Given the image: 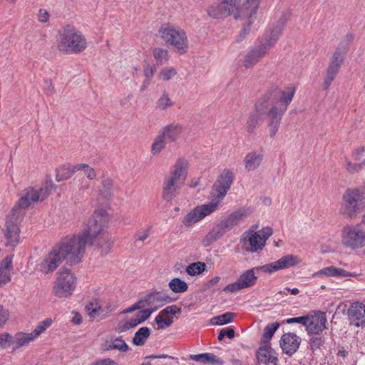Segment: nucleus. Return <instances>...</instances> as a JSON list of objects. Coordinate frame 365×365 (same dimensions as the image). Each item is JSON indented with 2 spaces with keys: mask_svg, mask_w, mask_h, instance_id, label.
I'll list each match as a JSON object with an SVG mask.
<instances>
[{
  "mask_svg": "<svg viewBox=\"0 0 365 365\" xmlns=\"http://www.w3.org/2000/svg\"><path fill=\"white\" fill-rule=\"evenodd\" d=\"M108 221L106 212L96 211L78 235L66 236L53 247L38 264L39 270L44 274L52 273L62 263L73 265L78 263L85 253L86 245H92L98 235L103 232Z\"/></svg>",
  "mask_w": 365,
  "mask_h": 365,
  "instance_id": "1",
  "label": "nucleus"
},
{
  "mask_svg": "<svg viewBox=\"0 0 365 365\" xmlns=\"http://www.w3.org/2000/svg\"><path fill=\"white\" fill-rule=\"evenodd\" d=\"M56 42L58 49L65 53H79L87 47V41L82 32L68 24L58 30Z\"/></svg>",
  "mask_w": 365,
  "mask_h": 365,
  "instance_id": "2",
  "label": "nucleus"
},
{
  "mask_svg": "<svg viewBox=\"0 0 365 365\" xmlns=\"http://www.w3.org/2000/svg\"><path fill=\"white\" fill-rule=\"evenodd\" d=\"M257 111L262 114V119H267V125L269 137L274 138L279 130L282 116L287 110L278 105L272 103L261 98L257 102Z\"/></svg>",
  "mask_w": 365,
  "mask_h": 365,
  "instance_id": "3",
  "label": "nucleus"
},
{
  "mask_svg": "<svg viewBox=\"0 0 365 365\" xmlns=\"http://www.w3.org/2000/svg\"><path fill=\"white\" fill-rule=\"evenodd\" d=\"M365 207L364 192L357 188H348L343 194L339 212L346 218H355Z\"/></svg>",
  "mask_w": 365,
  "mask_h": 365,
  "instance_id": "4",
  "label": "nucleus"
},
{
  "mask_svg": "<svg viewBox=\"0 0 365 365\" xmlns=\"http://www.w3.org/2000/svg\"><path fill=\"white\" fill-rule=\"evenodd\" d=\"M246 216L247 212L243 210L235 211L229 215L225 219L218 223L216 227L212 229L205 237L202 240L204 246L208 247L212 245L232 227L237 225Z\"/></svg>",
  "mask_w": 365,
  "mask_h": 365,
  "instance_id": "5",
  "label": "nucleus"
},
{
  "mask_svg": "<svg viewBox=\"0 0 365 365\" xmlns=\"http://www.w3.org/2000/svg\"><path fill=\"white\" fill-rule=\"evenodd\" d=\"M159 32L165 42L173 46L180 54L187 52V38L185 32L181 28L168 24L162 26Z\"/></svg>",
  "mask_w": 365,
  "mask_h": 365,
  "instance_id": "6",
  "label": "nucleus"
},
{
  "mask_svg": "<svg viewBox=\"0 0 365 365\" xmlns=\"http://www.w3.org/2000/svg\"><path fill=\"white\" fill-rule=\"evenodd\" d=\"M56 281L53 288L55 296L62 298L71 295L76 288V277L70 269L61 268L57 272Z\"/></svg>",
  "mask_w": 365,
  "mask_h": 365,
  "instance_id": "7",
  "label": "nucleus"
},
{
  "mask_svg": "<svg viewBox=\"0 0 365 365\" xmlns=\"http://www.w3.org/2000/svg\"><path fill=\"white\" fill-rule=\"evenodd\" d=\"M342 245L352 250L361 248L365 246V230L361 224L346 225L341 234Z\"/></svg>",
  "mask_w": 365,
  "mask_h": 365,
  "instance_id": "8",
  "label": "nucleus"
},
{
  "mask_svg": "<svg viewBox=\"0 0 365 365\" xmlns=\"http://www.w3.org/2000/svg\"><path fill=\"white\" fill-rule=\"evenodd\" d=\"M38 202V196L34 192V187H29L20 194V197L9 213L16 215L17 219L23 220L26 210L32 203Z\"/></svg>",
  "mask_w": 365,
  "mask_h": 365,
  "instance_id": "9",
  "label": "nucleus"
},
{
  "mask_svg": "<svg viewBox=\"0 0 365 365\" xmlns=\"http://www.w3.org/2000/svg\"><path fill=\"white\" fill-rule=\"evenodd\" d=\"M295 93V88L292 86H287L282 91L275 88L273 91H268L262 98L269 101L272 103L278 105L280 108H285L287 110L289 104L291 103Z\"/></svg>",
  "mask_w": 365,
  "mask_h": 365,
  "instance_id": "10",
  "label": "nucleus"
},
{
  "mask_svg": "<svg viewBox=\"0 0 365 365\" xmlns=\"http://www.w3.org/2000/svg\"><path fill=\"white\" fill-rule=\"evenodd\" d=\"M22 220H19L16 215L9 213L6 220V230L4 232L5 246L15 247L20 242L19 224Z\"/></svg>",
  "mask_w": 365,
  "mask_h": 365,
  "instance_id": "11",
  "label": "nucleus"
},
{
  "mask_svg": "<svg viewBox=\"0 0 365 365\" xmlns=\"http://www.w3.org/2000/svg\"><path fill=\"white\" fill-rule=\"evenodd\" d=\"M240 0H219L216 5L209 7L207 12L210 16L220 19L231 15L237 9Z\"/></svg>",
  "mask_w": 365,
  "mask_h": 365,
  "instance_id": "12",
  "label": "nucleus"
},
{
  "mask_svg": "<svg viewBox=\"0 0 365 365\" xmlns=\"http://www.w3.org/2000/svg\"><path fill=\"white\" fill-rule=\"evenodd\" d=\"M344 53L345 51L339 47L336 48L334 52L327 68V76L323 84V89H327L331 84L332 81L335 78L344 61Z\"/></svg>",
  "mask_w": 365,
  "mask_h": 365,
  "instance_id": "13",
  "label": "nucleus"
},
{
  "mask_svg": "<svg viewBox=\"0 0 365 365\" xmlns=\"http://www.w3.org/2000/svg\"><path fill=\"white\" fill-rule=\"evenodd\" d=\"M233 182V174L230 170H224L212 187V195L218 199L223 198Z\"/></svg>",
  "mask_w": 365,
  "mask_h": 365,
  "instance_id": "14",
  "label": "nucleus"
},
{
  "mask_svg": "<svg viewBox=\"0 0 365 365\" xmlns=\"http://www.w3.org/2000/svg\"><path fill=\"white\" fill-rule=\"evenodd\" d=\"M233 182V174L230 170H224L212 187V195L218 199L223 198Z\"/></svg>",
  "mask_w": 365,
  "mask_h": 365,
  "instance_id": "15",
  "label": "nucleus"
},
{
  "mask_svg": "<svg viewBox=\"0 0 365 365\" xmlns=\"http://www.w3.org/2000/svg\"><path fill=\"white\" fill-rule=\"evenodd\" d=\"M299 259L297 257L292 255H285L277 261L266 264L259 267H256V269H259L264 272L272 273L279 269H287L298 264Z\"/></svg>",
  "mask_w": 365,
  "mask_h": 365,
  "instance_id": "16",
  "label": "nucleus"
},
{
  "mask_svg": "<svg viewBox=\"0 0 365 365\" xmlns=\"http://www.w3.org/2000/svg\"><path fill=\"white\" fill-rule=\"evenodd\" d=\"M243 249L251 252H257L264 247V241L260 239V234L249 230L242 235Z\"/></svg>",
  "mask_w": 365,
  "mask_h": 365,
  "instance_id": "17",
  "label": "nucleus"
},
{
  "mask_svg": "<svg viewBox=\"0 0 365 365\" xmlns=\"http://www.w3.org/2000/svg\"><path fill=\"white\" fill-rule=\"evenodd\" d=\"M301 341V338L294 333L288 332L284 334L279 341L282 352L288 356H292L297 351Z\"/></svg>",
  "mask_w": 365,
  "mask_h": 365,
  "instance_id": "18",
  "label": "nucleus"
},
{
  "mask_svg": "<svg viewBox=\"0 0 365 365\" xmlns=\"http://www.w3.org/2000/svg\"><path fill=\"white\" fill-rule=\"evenodd\" d=\"M327 322L326 314L318 311L315 317L309 316L307 325L305 326L306 331L309 335H320L326 328Z\"/></svg>",
  "mask_w": 365,
  "mask_h": 365,
  "instance_id": "19",
  "label": "nucleus"
},
{
  "mask_svg": "<svg viewBox=\"0 0 365 365\" xmlns=\"http://www.w3.org/2000/svg\"><path fill=\"white\" fill-rule=\"evenodd\" d=\"M348 317L350 324L356 327L365 326V304L356 302L351 304L348 309Z\"/></svg>",
  "mask_w": 365,
  "mask_h": 365,
  "instance_id": "20",
  "label": "nucleus"
},
{
  "mask_svg": "<svg viewBox=\"0 0 365 365\" xmlns=\"http://www.w3.org/2000/svg\"><path fill=\"white\" fill-rule=\"evenodd\" d=\"M256 357L259 362L266 365H277L279 362L277 353L267 344H264L258 348Z\"/></svg>",
  "mask_w": 365,
  "mask_h": 365,
  "instance_id": "21",
  "label": "nucleus"
},
{
  "mask_svg": "<svg viewBox=\"0 0 365 365\" xmlns=\"http://www.w3.org/2000/svg\"><path fill=\"white\" fill-rule=\"evenodd\" d=\"M184 185L175 180L170 176H166L163 181V197L165 200L169 202L174 199L178 192L182 188Z\"/></svg>",
  "mask_w": 365,
  "mask_h": 365,
  "instance_id": "22",
  "label": "nucleus"
},
{
  "mask_svg": "<svg viewBox=\"0 0 365 365\" xmlns=\"http://www.w3.org/2000/svg\"><path fill=\"white\" fill-rule=\"evenodd\" d=\"M187 161L184 158H179L172 166L168 176L184 185L187 176Z\"/></svg>",
  "mask_w": 365,
  "mask_h": 365,
  "instance_id": "23",
  "label": "nucleus"
},
{
  "mask_svg": "<svg viewBox=\"0 0 365 365\" xmlns=\"http://www.w3.org/2000/svg\"><path fill=\"white\" fill-rule=\"evenodd\" d=\"M183 127L178 123H173L163 127L160 133L168 140V142H175L182 133Z\"/></svg>",
  "mask_w": 365,
  "mask_h": 365,
  "instance_id": "24",
  "label": "nucleus"
},
{
  "mask_svg": "<svg viewBox=\"0 0 365 365\" xmlns=\"http://www.w3.org/2000/svg\"><path fill=\"white\" fill-rule=\"evenodd\" d=\"M268 49L266 45H260L252 49L245 57L244 66L246 68L254 66L264 56Z\"/></svg>",
  "mask_w": 365,
  "mask_h": 365,
  "instance_id": "25",
  "label": "nucleus"
},
{
  "mask_svg": "<svg viewBox=\"0 0 365 365\" xmlns=\"http://www.w3.org/2000/svg\"><path fill=\"white\" fill-rule=\"evenodd\" d=\"M261 1L262 0H246L242 7L238 10L235 19H251L252 16L257 13Z\"/></svg>",
  "mask_w": 365,
  "mask_h": 365,
  "instance_id": "26",
  "label": "nucleus"
},
{
  "mask_svg": "<svg viewBox=\"0 0 365 365\" xmlns=\"http://www.w3.org/2000/svg\"><path fill=\"white\" fill-rule=\"evenodd\" d=\"M289 17V13H286L282 15V16L277 21L276 26L272 30L270 33V37L264 45L267 46L268 48L272 47L279 38V36L281 35L282 29L285 26L288 19Z\"/></svg>",
  "mask_w": 365,
  "mask_h": 365,
  "instance_id": "27",
  "label": "nucleus"
},
{
  "mask_svg": "<svg viewBox=\"0 0 365 365\" xmlns=\"http://www.w3.org/2000/svg\"><path fill=\"white\" fill-rule=\"evenodd\" d=\"M145 302L147 306L157 304L155 307L158 309L165 303L173 302V299L162 292L155 291L145 296Z\"/></svg>",
  "mask_w": 365,
  "mask_h": 365,
  "instance_id": "28",
  "label": "nucleus"
},
{
  "mask_svg": "<svg viewBox=\"0 0 365 365\" xmlns=\"http://www.w3.org/2000/svg\"><path fill=\"white\" fill-rule=\"evenodd\" d=\"M264 158L262 153L250 152L245 158V169L248 171L256 170L261 164Z\"/></svg>",
  "mask_w": 365,
  "mask_h": 365,
  "instance_id": "29",
  "label": "nucleus"
},
{
  "mask_svg": "<svg viewBox=\"0 0 365 365\" xmlns=\"http://www.w3.org/2000/svg\"><path fill=\"white\" fill-rule=\"evenodd\" d=\"M34 339V337L31 333L17 332L12 336L13 350L16 351L18 349L29 344Z\"/></svg>",
  "mask_w": 365,
  "mask_h": 365,
  "instance_id": "30",
  "label": "nucleus"
},
{
  "mask_svg": "<svg viewBox=\"0 0 365 365\" xmlns=\"http://www.w3.org/2000/svg\"><path fill=\"white\" fill-rule=\"evenodd\" d=\"M76 170L75 165L64 164L56 169V180L57 182L64 181L69 179Z\"/></svg>",
  "mask_w": 365,
  "mask_h": 365,
  "instance_id": "31",
  "label": "nucleus"
},
{
  "mask_svg": "<svg viewBox=\"0 0 365 365\" xmlns=\"http://www.w3.org/2000/svg\"><path fill=\"white\" fill-rule=\"evenodd\" d=\"M262 119V114L257 111V103L255 106V110L250 114L246 123V130L248 133H253L257 128L259 121Z\"/></svg>",
  "mask_w": 365,
  "mask_h": 365,
  "instance_id": "32",
  "label": "nucleus"
},
{
  "mask_svg": "<svg viewBox=\"0 0 365 365\" xmlns=\"http://www.w3.org/2000/svg\"><path fill=\"white\" fill-rule=\"evenodd\" d=\"M257 277L255 275L254 269H248L242 273L238 280L243 289L248 288L255 284Z\"/></svg>",
  "mask_w": 365,
  "mask_h": 365,
  "instance_id": "33",
  "label": "nucleus"
},
{
  "mask_svg": "<svg viewBox=\"0 0 365 365\" xmlns=\"http://www.w3.org/2000/svg\"><path fill=\"white\" fill-rule=\"evenodd\" d=\"M150 334V329L148 327H143L140 328L135 334L133 339V343L135 346H143L146 339Z\"/></svg>",
  "mask_w": 365,
  "mask_h": 365,
  "instance_id": "34",
  "label": "nucleus"
},
{
  "mask_svg": "<svg viewBox=\"0 0 365 365\" xmlns=\"http://www.w3.org/2000/svg\"><path fill=\"white\" fill-rule=\"evenodd\" d=\"M168 286L170 289L175 293H182L187 290L188 285L180 278H174L170 281Z\"/></svg>",
  "mask_w": 365,
  "mask_h": 365,
  "instance_id": "35",
  "label": "nucleus"
},
{
  "mask_svg": "<svg viewBox=\"0 0 365 365\" xmlns=\"http://www.w3.org/2000/svg\"><path fill=\"white\" fill-rule=\"evenodd\" d=\"M279 327V324L278 322L268 324L264 329V333L261 339L262 343L268 344Z\"/></svg>",
  "mask_w": 365,
  "mask_h": 365,
  "instance_id": "36",
  "label": "nucleus"
},
{
  "mask_svg": "<svg viewBox=\"0 0 365 365\" xmlns=\"http://www.w3.org/2000/svg\"><path fill=\"white\" fill-rule=\"evenodd\" d=\"M235 316V313L226 312L223 314L212 317L210 322L213 325H225L232 322Z\"/></svg>",
  "mask_w": 365,
  "mask_h": 365,
  "instance_id": "37",
  "label": "nucleus"
},
{
  "mask_svg": "<svg viewBox=\"0 0 365 365\" xmlns=\"http://www.w3.org/2000/svg\"><path fill=\"white\" fill-rule=\"evenodd\" d=\"M168 140L159 133L151 146V152L153 155L160 153L165 147Z\"/></svg>",
  "mask_w": 365,
  "mask_h": 365,
  "instance_id": "38",
  "label": "nucleus"
},
{
  "mask_svg": "<svg viewBox=\"0 0 365 365\" xmlns=\"http://www.w3.org/2000/svg\"><path fill=\"white\" fill-rule=\"evenodd\" d=\"M128 346L127 344L120 337L114 339L110 344L105 345L106 350L118 349L120 351L125 352L128 350Z\"/></svg>",
  "mask_w": 365,
  "mask_h": 365,
  "instance_id": "39",
  "label": "nucleus"
},
{
  "mask_svg": "<svg viewBox=\"0 0 365 365\" xmlns=\"http://www.w3.org/2000/svg\"><path fill=\"white\" fill-rule=\"evenodd\" d=\"M113 192V182L110 178H106L102 181V187L100 189L101 195L106 197H110Z\"/></svg>",
  "mask_w": 365,
  "mask_h": 365,
  "instance_id": "40",
  "label": "nucleus"
},
{
  "mask_svg": "<svg viewBox=\"0 0 365 365\" xmlns=\"http://www.w3.org/2000/svg\"><path fill=\"white\" fill-rule=\"evenodd\" d=\"M217 202H211L209 204L202 205L201 206L197 207V211L199 212L200 215L199 217H201L202 219L207 215L211 214L217 209Z\"/></svg>",
  "mask_w": 365,
  "mask_h": 365,
  "instance_id": "41",
  "label": "nucleus"
},
{
  "mask_svg": "<svg viewBox=\"0 0 365 365\" xmlns=\"http://www.w3.org/2000/svg\"><path fill=\"white\" fill-rule=\"evenodd\" d=\"M153 57L156 60L157 65H162L168 60L167 50L162 48H155L153 51Z\"/></svg>",
  "mask_w": 365,
  "mask_h": 365,
  "instance_id": "42",
  "label": "nucleus"
},
{
  "mask_svg": "<svg viewBox=\"0 0 365 365\" xmlns=\"http://www.w3.org/2000/svg\"><path fill=\"white\" fill-rule=\"evenodd\" d=\"M156 309H157V307H155V309H145L143 310H140V312H138L136 314L135 317L132 318L131 319L133 320V322L135 323V326H137L139 324H141L143 322H145L146 319H148L150 317L152 312L155 311Z\"/></svg>",
  "mask_w": 365,
  "mask_h": 365,
  "instance_id": "43",
  "label": "nucleus"
},
{
  "mask_svg": "<svg viewBox=\"0 0 365 365\" xmlns=\"http://www.w3.org/2000/svg\"><path fill=\"white\" fill-rule=\"evenodd\" d=\"M143 71L145 80L140 88L141 91H143L150 84L151 79L153 77L154 73L155 72V66H150L149 65H146L145 66H144Z\"/></svg>",
  "mask_w": 365,
  "mask_h": 365,
  "instance_id": "44",
  "label": "nucleus"
},
{
  "mask_svg": "<svg viewBox=\"0 0 365 365\" xmlns=\"http://www.w3.org/2000/svg\"><path fill=\"white\" fill-rule=\"evenodd\" d=\"M52 324V319L47 318L38 323L35 329L31 332L34 339L37 338L41 333L46 331Z\"/></svg>",
  "mask_w": 365,
  "mask_h": 365,
  "instance_id": "45",
  "label": "nucleus"
},
{
  "mask_svg": "<svg viewBox=\"0 0 365 365\" xmlns=\"http://www.w3.org/2000/svg\"><path fill=\"white\" fill-rule=\"evenodd\" d=\"M205 269V264L204 262H194L188 265L186 268V272L191 276H195L202 273Z\"/></svg>",
  "mask_w": 365,
  "mask_h": 365,
  "instance_id": "46",
  "label": "nucleus"
},
{
  "mask_svg": "<svg viewBox=\"0 0 365 365\" xmlns=\"http://www.w3.org/2000/svg\"><path fill=\"white\" fill-rule=\"evenodd\" d=\"M200 216L199 212L197 211V208H195L185 216L183 223L187 227L191 226L202 219L201 217H199Z\"/></svg>",
  "mask_w": 365,
  "mask_h": 365,
  "instance_id": "47",
  "label": "nucleus"
},
{
  "mask_svg": "<svg viewBox=\"0 0 365 365\" xmlns=\"http://www.w3.org/2000/svg\"><path fill=\"white\" fill-rule=\"evenodd\" d=\"M336 272V267L334 266H329L323 268L312 274V277H335Z\"/></svg>",
  "mask_w": 365,
  "mask_h": 365,
  "instance_id": "48",
  "label": "nucleus"
},
{
  "mask_svg": "<svg viewBox=\"0 0 365 365\" xmlns=\"http://www.w3.org/2000/svg\"><path fill=\"white\" fill-rule=\"evenodd\" d=\"M178 72L173 67H165L161 70L159 73V78L163 81H169L173 78Z\"/></svg>",
  "mask_w": 365,
  "mask_h": 365,
  "instance_id": "49",
  "label": "nucleus"
},
{
  "mask_svg": "<svg viewBox=\"0 0 365 365\" xmlns=\"http://www.w3.org/2000/svg\"><path fill=\"white\" fill-rule=\"evenodd\" d=\"M173 105V103L168 97V94L165 91L157 101V107L162 110H166L168 107H170Z\"/></svg>",
  "mask_w": 365,
  "mask_h": 365,
  "instance_id": "50",
  "label": "nucleus"
},
{
  "mask_svg": "<svg viewBox=\"0 0 365 365\" xmlns=\"http://www.w3.org/2000/svg\"><path fill=\"white\" fill-rule=\"evenodd\" d=\"M75 170L76 172L83 170L86 177L90 180L95 178L96 175L94 169L87 164H77L75 165Z\"/></svg>",
  "mask_w": 365,
  "mask_h": 365,
  "instance_id": "51",
  "label": "nucleus"
},
{
  "mask_svg": "<svg viewBox=\"0 0 365 365\" xmlns=\"http://www.w3.org/2000/svg\"><path fill=\"white\" fill-rule=\"evenodd\" d=\"M135 327L136 326L133 319H130L129 320H122L118 324L115 330L118 333H123Z\"/></svg>",
  "mask_w": 365,
  "mask_h": 365,
  "instance_id": "52",
  "label": "nucleus"
},
{
  "mask_svg": "<svg viewBox=\"0 0 365 365\" xmlns=\"http://www.w3.org/2000/svg\"><path fill=\"white\" fill-rule=\"evenodd\" d=\"M324 344V339L320 335H312L309 344L312 350L319 349Z\"/></svg>",
  "mask_w": 365,
  "mask_h": 365,
  "instance_id": "53",
  "label": "nucleus"
},
{
  "mask_svg": "<svg viewBox=\"0 0 365 365\" xmlns=\"http://www.w3.org/2000/svg\"><path fill=\"white\" fill-rule=\"evenodd\" d=\"M155 321L158 327V329H165V327L171 326V324L173 323V317L163 319L162 314H158L156 316Z\"/></svg>",
  "mask_w": 365,
  "mask_h": 365,
  "instance_id": "54",
  "label": "nucleus"
},
{
  "mask_svg": "<svg viewBox=\"0 0 365 365\" xmlns=\"http://www.w3.org/2000/svg\"><path fill=\"white\" fill-rule=\"evenodd\" d=\"M205 364L222 365L224 361L212 353H205Z\"/></svg>",
  "mask_w": 365,
  "mask_h": 365,
  "instance_id": "55",
  "label": "nucleus"
},
{
  "mask_svg": "<svg viewBox=\"0 0 365 365\" xmlns=\"http://www.w3.org/2000/svg\"><path fill=\"white\" fill-rule=\"evenodd\" d=\"M12 344V336L7 332L0 334V349H7Z\"/></svg>",
  "mask_w": 365,
  "mask_h": 365,
  "instance_id": "56",
  "label": "nucleus"
},
{
  "mask_svg": "<svg viewBox=\"0 0 365 365\" xmlns=\"http://www.w3.org/2000/svg\"><path fill=\"white\" fill-rule=\"evenodd\" d=\"M13 257L14 255H9L6 257H4L0 263V268H2V269L6 270L10 272L11 270L13 269Z\"/></svg>",
  "mask_w": 365,
  "mask_h": 365,
  "instance_id": "57",
  "label": "nucleus"
},
{
  "mask_svg": "<svg viewBox=\"0 0 365 365\" xmlns=\"http://www.w3.org/2000/svg\"><path fill=\"white\" fill-rule=\"evenodd\" d=\"M182 312L180 308H178L176 305H171L164 308L159 314L164 315H175L176 314H180Z\"/></svg>",
  "mask_w": 365,
  "mask_h": 365,
  "instance_id": "58",
  "label": "nucleus"
},
{
  "mask_svg": "<svg viewBox=\"0 0 365 365\" xmlns=\"http://www.w3.org/2000/svg\"><path fill=\"white\" fill-rule=\"evenodd\" d=\"M309 315L299 317H294V318H289L286 319L285 322L287 324H293V323H299L302 324L304 327L307 325V323L309 322Z\"/></svg>",
  "mask_w": 365,
  "mask_h": 365,
  "instance_id": "59",
  "label": "nucleus"
},
{
  "mask_svg": "<svg viewBox=\"0 0 365 365\" xmlns=\"http://www.w3.org/2000/svg\"><path fill=\"white\" fill-rule=\"evenodd\" d=\"M365 166V158L361 163H352L351 162H347L346 169L350 173H356L361 170Z\"/></svg>",
  "mask_w": 365,
  "mask_h": 365,
  "instance_id": "60",
  "label": "nucleus"
},
{
  "mask_svg": "<svg viewBox=\"0 0 365 365\" xmlns=\"http://www.w3.org/2000/svg\"><path fill=\"white\" fill-rule=\"evenodd\" d=\"M150 235V229H142L138 230L135 235V242L138 241L144 242Z\"/></svg>",
  "mask_w": 365,
  "mask_h": 365,
  "instance_id": "61",
  "label": "nucleus"
},
{
  "mask_svg": "<svg viewBox=\"0 0 365 365\" xmlns=\"http://www.w3.org/2000/svg\"><path fill=\"white\" fill-rule=\"evenodd\" d=\"M242 289H243V287H242L241 284L240 283L239 280L237 279V281H236V282H235L233 283L227 284L223 289V291L225 292L233 293V292H237L239 290H241Z\"/></svg>",
  "mask_w": 365,
  "mask_h": 365,
  "instance_id": "62",
  "label": "nucleus"
},
{
  "mask_svg": "<svg viewBox=\"0 0 365 365\" xmlns=\"http://www.w3.org/2000/svg\"><path fill=\"white\" fill-rule=\"evenodd\" d=\"M43 188L47 191V192H48L50 195L52 193V192L53 190H56V186L55 185V184L53 183V182L52 181V179H51V175H48L46 177V179L45 180V182L43 183V185H42Z\"/></svg>",
  "mask_w": 365,
  "mask_h": 365,
  "instance_id": "63",
  "label": "nucleus"
},
{
  "mask_svg": "<svg viewBox=\"0 0 365 365\" xmlns=\"http://www.w3.org/2000/svg\"><path fill=\"white\" fill-rule=\"evenodd\" d=\"M225 336L232 339L235 336V331L232 328H227L222 329L218 334V340L222 341Z\"/></svg>",
  "mask_w": 365,
  "mask_h": 365,
  "instance_id": "64",
  "label": "nucleus"
}]
</instances>
